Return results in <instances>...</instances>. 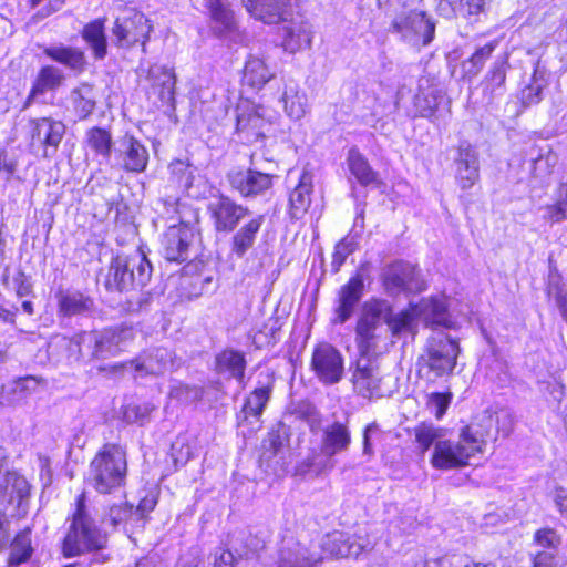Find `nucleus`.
<instances>
[{"mask_svg": "<svg viewBox=\"0 0 567 567\" xmlns=\"http://www.w3.org/2000/svg\"><path fill=\"white\" fill-rule=\"evenodd\" d=\"M107 545V535L101 532L85 506V496L81 494L76 498V508L72 516V523L62 543L64 557H75L86 553H96L93 561L103 564L109 556L100 553Z\"/></svg>", "mask_w": 567, "mask_h": 567, "instance_id": "1", "label": "nucleus"}, {"mask_svg": "<svg viewBox=\"0 0 567 567\" xmlns=\"http://www.w3.org/2000/svg\"><path fill=\"white\" fill-rule=\"evenodd\" d=\"M489 436L487 429H481L476 424L464 426L457 441H437L431 458V464L437 470H451L468 464V460L482 453Z\"/></svg>", "mask_w": 567, "mask_h": 567, "instance_id": "2", "label": "nucleus"}, {"mask_svg": "<svg viewBox=\"0 0 567 567\" xmlns=\"http://www.w3.org/2000/svg\"><path fill=\"white\" fill-rule=\"evenodd\" d=\"M125 451L116 444H105L90 464L89 483L101 494L121 487L126 478Z\"/></svg>", "mask_w": 567, "mask_h": 567, "instance_id": "3", "label": "nucleus"}, {"mask_svg": "<svg viewBox=\"0 0 567 567\" xmlns=\"http://www.w3.org/2000/svg\"><path fill=\"white\" fill-rule=\"evenodd\" d=\"M153 268L142 250L128 256H117L110 265L106 276L107 289L130 290L145 287L152 277Z\"/></svg>", "mask_w": 567, "mask_h": 567, "instance_id": "4", "label": "nucleus"}, {"mask_svg": "<svg viewBox=\"0 0 567 567\" xmlns=\"http://www.w3.org/2000/svg\"><path fill=\"white\" fill-rule=\"evenodd\" d=\"M352 442L348 421H333L322 429L321 454L308 458L307 466L317 475L330 472L336 466L334 456L349 450Z\"/></svg>", "mask_w": 567, "mask_h": 567, "instance_id": "5", "label": "nucleus"}, {"mask_svg": "<svg viewBox=\"0 0 567 567\" xmlns=\"http://www.w3.org/2000/svg\"><path fill=\"white\" fill-rule=\"evenodd\" d=\"M461 353L458 341L444 332H434L429 337L419 364L427 368L436 378L452 374Z\"/></svg>", "mask_w": 567, "mask_h": 567, "instance_id": "6", "label": "nucleus"}, {"mask_svg": "<svg viewBox=\"0 0 567 567\" xmlns=\"http://www.w3.org/2000/svg\"><path fill=\"white\" fill-rule=\"evenodd\" d=\"M389 310V301L372 299L367 301L361 310L355 326V343L360 357L372 355L382 339V316Z\"/></svg>", "mask_w": 567, "mask_h": 567, "instance_id": "7", "label": "nucleus"}, {"mask_svg": "<svg viewBox=\"0 0 567 567\" xmlns=\"http://www.w3.org/2000/svg\"><path fill=\"white\" fill-rule=\"evenodd\" d=\"M391 31L413 47L429 45L435 33V23L424 11L409 9L395 13Z\"/></svg>", "mask_w": 567, "mask_h": 567, "instance_id": "8", "label": "nucleus"}, {"mask_svg": "<svg viewBox=\"0 0 567 567\" xmlns=\"http://www.w3.org/2000/svg\"><path fill=\"white\" fill-rule=\"evenodd\" d=\"M276 112L269 107L257 104H241L238 106L237 132L254 143L265 137L271 130Z\"/></svg>", "mask_w": 567, "mask_h": 567, "instance_id": "9", "label": "nucleus"}, {"mask_svg": "<svg viewBox=\"0 0 567 567\" xmlns=\"http://www.w3.org/2000/svg\"><path fill=\"white\" fill-rule=\"evenodd\" d=\"M152 31L148 19L138 11L130 10L125 16L118 17L113 25V42L121 48H130L142 42L143 48Z\"/></svg>", "mask_w": 567, "mask_h": 567, "instance_id": "10", "label": "nucleus"}, {"mask_svg": "<svg viewBox=\"0 0 567 567\" xmlns=\"http://www.w3.org/2000/svg\"><path fill=\"white\" fill-rule=\"evenodd\" d=\"M382 281L388 293L420 292L425 289L419 270L411 264L396 261L384 269Z\"/></svg>", "mask_w": 567, "mask_h": 567, "instance_id": "11", "label": "nucleus"}, {"mask_svg": "<svg viewBox=\"0 0 567 567\" xmlns=\"http://www.w3.org/2000/svg\"><path fill=\"white\" fill-rule=\"evenodd\" d=\"M311 369L323 384L338 383L343 377V357L330 343H321L312 352Z\"/></svg>", "mask_w": 567, "mask_h": 567, "instance_id": "12", "label": "nucleus"}, {"mask_svg": "<svg viewBox=\"0 0 567 567\" xmlns=\"http://www.w3.org/2000/svg\"><path fill=\"white\" fill-rule=\"evenodd\" d=\"M322 553L334 558L358 557L373 548V543L361 534L349 535L334 530L326 535L321 543Z\"/></svg>", "mask_w": 567, "mask_h": 567, "instance_id": "13", "label": "nucleus"}, {"mask_svg": "<svg viewBox=\"0 0 567 567\" xmlns=\"http://www.w3.org/2000/svg\"><path fill=\"white\" fill-rule=\"evenodd\" d=\"M115 156L111 168L124 169L131 173H142L148 163L146 147L133 135H124L114 150Z\"/></svg>", "mask_w": 567, "mask_h": 567, "instance_id": "14", "label": "nucleus"}, {"mask_svg": "<svg viewBox=\"0 0 567 567\" xmlns=\"http://www.w3.org/2000/svg\"><path fill=\"white\" fill-rule=\"evenodd\" d=\"M32 146L43 147V156H53L65 134V125L52 117L33 118L29 122Z\"/></svg>", "mask_w": 567, "mask_h": 567, "instance_id": "15", "label": "nucleus"}, {"mask_svg": "<svg viewBox=\"0 0 567 567\" xmlns=\"http://www.w3.org/2000/svg\"><path fill=\"white\" fill-rule=\"evenodd\" d=\"M193 240L194 231L187 224L169 226L161 240L162 254L168 261L183 262L189 258Z\"/></svg>", "mask_w": 567, "mask_h": 567, "instance_id": "16", "label": "nucleus"}, {"mask_svg": "<svg viewBox=\"0 0 567 567\" xmlns=\"http://www.w3.org/2000/svg\"><path fill=\"white\" fill-rule=\"evenodd\" d=\"M352 382L355 392L363 398L371 399L385 395L379 365L370 357H360L357 360Z\"/></svg>", "mask_w": 567, "mask_h": 567, "instance_id": "17", "label": "nucleus"}, {"mask_svg": "<svg viewBox=\"0 0 567 567\" xmlns=\"http://www.w3.org/2000/svg\"><path fill=\"white\" fill-rule=\"evenodd\" d=\"M272 175L252 168H235L228 173V181L231 187L244 197L264 194L272 186Z\"/></svg>", "mask_w": 567, "mask_h": 567, "instance_id": "18", "label": "nucleus"}, {"mask_svg": "<svg viewBox=\"0 0 567 567\" xmlns=\"http://www.w3.org/2000/svg\"><path fill=\"white\" fill-rule=\"evenodd\" d=\"M324 556L311 553L293 537L282 539L277 558V567H318Z\"/></svg>", "mask_w": 567, "mask_h": 567, "instance_id": "19", "label": "nucleus"}, {"mask_svg": "<svg viewBox=\"0 0 567 567\" xmlns=\"http://www.w3.org/2000/svg\"><path fill=\"white\" fill-rule=\"evenodd\" d=\"M364 280L362 275L355 274L347 284L340 287L336 301L333 323L348 321L363 296Z\"/></svg>", "mask_w": 567, "mask_h": 567, "instance_id": "20", "label": "nucleus"}, {"mask_svg": "<svg viewBox=\"0 0 567 567\" xmlns=\"http://www.w3.org/2000/svg\"><path fill=\"white\" fill-rule=\"evenodd\" d=\"M279 102L282 104L287 116L295 121L302 118L309 110L306 92L300 87L299 83L290 76L284 75L281 78Z\"/></svg>", "mask_w": 567, "mask_h": 567, "instance_id": "21", "label": "nucleus"}, {"mask_svg": "<svg viewBox=\"0 0 567 567\" xmlns=\"http://www.w3.org/2000/svg\"><path fill=\"white\" fill-rule=\"evenodd\" d=\"M456 182L462 189H470L480 178L478 153L467 142H462L457 150Z\"/></svg>", "mask_w": 567, "mask_h": 567, "instance_id": "22", "label": "nucleus"}, {"mask_svg": "<svg viewBox=\"0 0 567 567\" xmlns=\"http://www.w3.org/2000/svg\"><path fill=\"white\" fill-rule=\"evenodd\" d=\"M174 364L173 353L166 348H154L138 355L131 365L136 377L147 374L159 375L168 371Z\"/></svg>", "mask_w": 567, "mask_h": 567, "instance_id": "23", "label": "nucleus"}, {"mask_svg": "<svg viewBox=\"0 0 567 567\" xmlns=\"http://www.w3.org/2000/svg\"><path fill=\"white\" fill-rule=\"evenodd\" d=\"M416 318L424 321L426 326L454 328V322L447 312L445 297H431L422 299L419 303L412 305Z\"/></svg>", "mask_w": 567, "mask_h": 567, "instance_id": "24", "label": "nucleus"}, {"mask_svg": "<svg viewBox=\"0 0 567 567\" xmlns=\"http://www.w3.org/2000/svg\"><path fill=\"white\" fill-rule=\"evenodd\" d=\"M215 227L219 231H231L248 215V209L228 197H220L209 206Z\"/></svg>", "mask_w": 567, "mask_h": 567, "instance_id": "25", "label": "nucleus"}, {"mask_svg": "<svg viewBox=\"0 0 567 567\" xmlns=\"http://www.w3.org/2000/svg\"><path fill=\"white\" fill-rule=\"evenodd\" d=\"M171 181L188 196L197 198L202 192L203 178L198 169L188 162L176 159L169 164Z\"/></svg>", "mask_w": 567, "mask_h": 567, "instance_id": "26", "label": "nucleus"}, {"mask_svg": "<svg viewBox=\"0 0 567 567\" xmlns=\"http://www.w3.org/2000/svg\"><path fill=\"white\" fill-rule=\"evenodd\" d=\"M95 333L99 359L116 355L126 348L134 337L132 328L95 330Z\"/></svg>", "mask_w": 567, "mask_h": 567, "instance_id": "27", "label": "nucleus"}, {"mask_svg": "<svg viewBox=\"0 0 567 567\" xmlns=\"http://www.w3.org/2000/svg\"><path fill=\"white\" fill-rule=\"evenodd\" d=\"M441 99L442 92L432 79L427 76L419 79L417 93L413 99V105L419 116L431 118Z\"/></svg>", "mask_w": 567, "mask_h": 567, "instance_id": "28", "label": "nucleus"}, {"mask_svg": "<svg viewBox=\"0 0 567 567\" xmlns=\"http://www.w3.org/2000/svg\"><path fill=\"white\" fill-rule=\"evenodd\" d=\"M247 10L258 20L272 24L286 21L289 0H243Z\"/></svg>", "mask_w": 567, "mask_h": 567, "instance_id": "29", "label": "nucleus"}, {"mask_svg": "<svg viewBox=\"0 0 567 567\" xmlns=\"http://www.w3.org/2000/svg\"><path fill=\"white\" fill-rule=\"evenodd\" d=\"M63 81L64 74L60 69L53 65L42 66L32 83V87L25 101V106L31 105L47 92L55 91L62 85Z\"/></svg>", "mask_w": 567, "mask_h": 567, "instance_id": "30", "label": "nucleus"}, {"mask_svg": "<svg viewBox=\"0 0 567 567\" xmlns=\"http://www.w3.org/2000/svg\"><path fill=\"white\" fill-rule=\"evenodd\" d=\"M147 78L162 103L169 104L174 101L176 78L172 69L154 64L148 69Z\"/></svg>", "mask_w": 567, "mask_h": 567, "instance_id": "31", "label": "nucleus"}, {"mask_svg": "<svg viewBox=\"0 0 567 567\" xmlns=\"http://www.w3.org/2000/svg\"><path fill=\"white\" fill-rule=\"evenodd\" d=\"M312 175L303 171L299 177L298 185L289 196V215L293 219H300L307 213L311 204Z\"/></svg>", "mask_w": 567, "mask_h": 567, "instance_id": "32", "label": "nucleus"}, {"mask_svg": "<svg viewBox=\"0 0 567 567\" xmlns=\"http://www.w3.org/2000/svg\"><path fill=\"white\" fill-rule=\"evenodd\" d=\"M55 297L59 312L65 317L84 315L93 309V300L76 290L61 289Z\"/></svg>", "mask_w": 567, "mask_h": 567, "instance_id": "33", "label": "nucleus"}, {"mask_svg": "<svg viewBox=\"0 0 567 567\" xmlns=\"http://www.w3.org/2000/svg\"><path fill=\"white\" fill-rule=\"evenodd\" d=\"M312 41V30L307 22H291L282 27V47L285 51L295 53L309 48Z\"/></svg>", "mask_w": 567, "mask_h": 567, "instance_id": "34", "label": "nucleus"}, {"mask_svg": "<svg viewBox=\"0 0 567 567\" xmlns=\"http://www.w3.org/2000/svg\"><path fill=\"white\" fill-rule=\"evenodd\" d=\"M63 342L70 352V357L74 358V360L99 359L95 330L83 331L70 339L63 338Z\"/></svg>", "mask_w": 567, "mask_h": 567, "instance_id": "35", "label": "nucleus"}, {"mask_svg": "<svg viewBox=\"0 0 567 567\" xmlns=\"http://www.w3.org/2000/svg\"><path fill=\"white\" fill-rule=\"evenodd\" d=\"M265 221L262 215H258L244 224L231 238V252L238 258L245 256V254L254 246L257 234L260 230L261 225Z\"/></svg>", "mask_w": 567, "mask_h": 567, "instance_id": "36", "label": "nucleus"}, {"mask_svg": "<svg viewBox=\"0 0 567 567\" xmlns=\"http://www.w3.org/2000/svg\"><path fill=\"white\" fill-rule=\"evenodd\" d=\"M216 371L219 374H228L236 379L244 386V374L246 369V359L244 353L226 349L216 355Z\"/></svg>", "mask_w": 567, "mask_h": 567, "instance_id": "37", "label": "nucleus"}, {"mask_svg": "<svg viewBox=\"0 0 567 567\" xmlns=\"http://www.w3.org/2000/svg\"><path fill=\"white\" fill-rule=\"evenodd\" d=\"M274 75V71L264 58L251 55L246 61L243 81L250 87L259 90L268 83Z\"/></svg>", "mask_w": 567, "mask_h": 567, "instance_id": "38", "label": "nucleus"}, {"mask_svg": "<svg viewBox=\"0 0 567 567\" xmlns=\"http://www.w3.org/2000/svg\"><path fill=\"white\" fill-rule=\"evenodd\" d=\"M86 146L102 158L101 163L111 166V154L113 150V140L109 131L101 127H92L85 134Z\"/></svg>", "mask_w": 567, "mask_h": 567, "instance_id": "39", "label": "nucleus"}, {"mask_svg": "<svg viewBox=\"0 0 567 567\" xmlns=\"http://www.w3.org/2000/svg\"><path fill=\"white\" fill-rule=\"evenodd\" d=\"M82 38L92 50L95 59H104L107 53L104 21L96 19L87 23L82 30Z\"/></svg>", "mask_w": 567, "mask_h": 567, "instance_id": "40", "label": "nucleus"}, {"mask_svg": "<svg viewBox=\"0 0 567 567\" xmlns=\"http://www.w3.org/2000/svg\"><path fill=\"white\" fill-rule=\"evenodd\" d=\"M347 161L351 174L362 186H368L377 182V173L371 168L367 158L357 148H351L349 151Z\"/></svg>", "mask_w": 567, "mask_h": 567, "instance_id": "41", "label": "nucleus"}, {"mask_svg": "<svg viewBox=\"0 0 567 567\" xmlns=\"http://www.w3.org/2000/svg\"><path fill=\"white\" fill-rule=\"evenodd\" d=\"M44 54L72 70H82L85 64L83 52L71 47H49L44 49Z\"/></svg>", "mask_w": 567, "mask_h": 567, "instance_id": "42", "label": "nucleus"}, {"mask_svg": "<svg viewBox=\"0 0 567 567\" xmlns=\"http://www.w3.org/2000/svg\"><path fill=\"white\" fill-rule=\"evenodd\" d=\"M267 382L258 385L246 399L243 412L246 416L259 417L265 406L267 405L272 391V382L269 381V375H266Z\"/></svg>", "mask_w": 567, "mask_h": 567, "instance_id": "43", "label": "nucleus"}, {"mask_svg": "<svg viewBox=\"0 0 567 567\" xmlns=\"http://www.w3.org/2000/svg\"><path fill=\"white\" fill-rule=\"evenodd\" d=\"M382 320L388 324L393 336H399L413 330L416 316L412 305L405 310L393 313L389 303V310L385 316H382Z\"/></svg>", "mask_w": 567, "mask_h": 567, "instance_id": "44", "label": "nucleus"}, {"mask_svg": "<svg viewBox=\"0 0 567 567\" xmlns=\"http://www.w3.org/2000/svg\"><path fill=\"white\" fill-rule=\"evenodd\" d=\"M71 102L80 118L87 117L95 109L93 86L86 83L71 91Z\"/></svg>", "mask_w": 567, "mask_h": 567, "instance_id": "45", "label": "nucleus"}, {"mask_svg": "<svg viewBox=\"0 0 567 567\" xmlns=\"http://www.w3.org/2000/svg\"><path fill=\"white\" fill-rule=\"evenodd\" d=\"M33 553V548L31 546V530L25 528L20 532L11 543L10 547V556H9V565L10 566H19L20 564L29 560Z\"/></svg>", "mask_w": 567, "mask_h": 567, "instance_id": "46", "label": "nucleus"}, {"mask_svg": "<svg viewBox=\"0 0 567 567\" xmlns=\"http://www.w3.org/2000/svg\"><path fill=\"white\" fill-rule=\"evenodd\" d=\"M3 485V493H9L10 501L16 498L18 506H21L30 495L28 481L16 472L6 473Z\"/></svg>", "mask_w": 567, "mask_h": 567, "instance_id": "47", "label": "nucleus"}, {"mask_svg": "<svg viewBox=\"0 0 567 567\" xmlns=\"http://www.w3.org/2000/svg\"><path fill=\"white\" fill-rule=\"evenodd\" d=\"M415 442L421 454L443 439V430L430 423H421L414 427Z\"/></svg>", "mask_w": 567, "mask_h": 567, "instance_id": "48", "label": "nucleus"}, {"mask_svg": "<svg viewBox=\"0 0 567 567\" xmlns=\"http://www.w3.org/2000/svg\"><path fill=\"white\" fill-rule=\"evenodd\" d=\"M212 19L218 24L219 32L230 31L235 25L234 12L221 0H205Z\"/></svg>", "mask_w": 567, "mask_h": 567, "instance_id": "49", "label": "nucleus"}, {"mask_svg": "<svg viewBox=\"0 0 567 567\" xmlns=\"http://www.w3.org/2000/svg\"><path fill=\"white\" fill-rule=\"evenodd\" d=\"M544 218L551 224L567 220V186L561 185L557 190L555 202L544 208Z\"/></svg>", "mask_w": 567, "mask_h": 567, "instance_id": "50", "label": "nucleus"}, {"mask_svg": "<svg viewBox=\"0 0 567 567\" xmlns=\"http://www.w3.org/2000/svg\"><path fill=\"white\" fill-rule=\"evenodd\" d=\"M496 47L497 41H491L485 45L477 48L471 58L464 63L465 68L468 65L466 72L468 74L476 75L484 66L487 59H489Z\"/></svg>", "mask_w": 567, "mask_h": 567, "instance_id": "51", "label": "nucleus"}, {"mask_svg": "<svg viewBox=\"0 0 567 567\" xmlns=\"http://www.w3.org/2000/svg\"><path fill=\"white\" fill-rule=\"evenodd\" d=\"M424 567H498L497 563L481 564L470 560L466 557L453 555L432 559L425 563Z\"/></svg>", "mask_w": 567, "mask_h": 567, "instance_id": "52", "label": "nucleus"}, {"mask_svg": "<svg viewBox=\"0 0 567 567\" xmlns=\"http://www.w3.org/2000/svg\"><path fill=\"white\" fill-rule=\"evenodd\" d=\"M506 68L504 62H496L485 78V90H489L492 96L499 95L504 91Z\"/></svg>", "mask_w": 567, "mask_h": 567, "instance_id": "53", "label": "nucleus"}, {"mask_svg": "<svg viewBox=\"0 0 567 567\" xmlns=\"http://www.w3.org/2000/svg\"><path fill=\"white\" fill-rule=\"evenodd\" d=\"M355 250V243L351 238L341 239L334 247V251L332 255L331 268L334 274H337L341 266L344 264L346 259Z\"/></svg>", "mask_w": 567, "mask_h": 567, "instance_id": "54", "label": "nucleus"}, {"mask_svg": "<svg viewBox=\"0 0 567 567\" xmlns=\"http://www.w3.org/2000/svg\"><path fill=\"white\" fill-rule=\"evenodd\" d=\"M154 410V405L150 403L144 404H127L123 411V417L127 423L143 424Z\"/></svg>", "mask_w": 567, "mask_h": 567, "instance_id": "55", "label": "nucleus"}, {"mask_svg": "<svg viewBox=\"0 0 567 567\" xmlns=\"http://www.w3.org/2000/svg\"><path fill=\"white\" fill-rule=\"evenodd\" d=\"M451 400L452 393L450 392H433L429 395L427 406L431 410V412L434 413L436 419H441L445 414V411L449 408Z\"/></svg>", "mask_w": 567, "mask_h": 567, "instance_id": "56", "label": "nucleus"}, {"mask_svg": "<svg viewBox=\"0 0 567 567\" xmlns=\"http://www.w3.org/2000/svg\"><path fill=\"white\" fill-rule=\"evenodd\" d=\"M534 543L544 548H557L560 543V536L553 528L538 529L534 535Z\"/></svg>", "mask_w": 567, "mask_h": 567, "instance_id": "57", "label": "nucleus"}, {"mask_svg": "<svg viewBox=\"0 0 567 567\" xmlns=\"http://www.w3.org/2000/svg\"><path fill=\"white\" fill-rule=\"evenodd\" d=\"M463 0H439L437 11L444 18L466 17Z\"/></svg>", "mask_w": 567, "mask_h": 567, "instance_id": "58", "label": "nucleus"}, {"mask_svg": "<svg viewBox=\"0 0 567 567\" xmlns=\"http://www.w3.org/2000/svg\"><path fill=\"white\" fill-rule=\"evenodd\" d=\"M130 514H131V507H128L126 504L113 505L110 507V511H109V514H107V517L105 518V520H109L110 524L113 527H115L121 522L125 520Z\"/></svg>", "mask_w": 567, "mask_h": 567, "instance_id": "59", "label": "nucleus"}, {"mask_svg": "<svg viewBox=\"0 0 567 567\" xmlns=\"http://www.w3.org/2000/svg\"><path fill=\"white\" fill-rule=\"evenodd\" d=\"M17 169V162L7 150H0V173L9 181Z\"/></svg>", "mask_w": 567, "mask_h": 567, "instance_id": "60", "label": "nucleus"}, {"mask_svg": "<svg viewBox=\"0 0 567 567\" xmlns=\"http://www.w3.org/2000/svg\"><path fill=\"white\" fill-rule=\"evenodd\" d=\"M420 1L421 0H378L379 6H384L388 10H392L395 13L413 9Z\"/></svg>", "mask_w": 567, "mask_h": 567, "instance_id": "61", "label": "nucleus"}, {"mask_svg": "<svg viewBox=\"0 0 567 567\" xmlns=\"http://www.w3.org/2000/svg\"><path fill=\"white\" fill-rule=\"evenodd\" d=\"M543 87L540 84L534 82L523 90L522 99L526 104L538 103L542 100Z\"/></svg>", "mask_w": 567, "mask_h": 567, "instance_id": "62", "label": "nucleus"}, {"mask_svg": "<svg viewBox=\"0 0 567 567\" xmlns=\"http://www.w3.org/2000/svg\"><path fill=\"white\" fill-rule=\"evenodd\" d=\"M557 564L555 555L549 551H538L533 556V567H556Z\"/></svg>", "mask_w": 567, "mask_h": 567, "instance_id": "63", "label": "nucleus"}, {"mask_svg": "<svg viewBox=\"0 0 567 567\" xmlns=\"http://www.w3.org/2000/svg\"><path fill=\"white\" fill-rule=\"evenodd\" d=\"M235 556L230 550L219 548L215 553L214 567H234Z\"/></svg>", "mask_w": 567, "mask_h": 567, "instance_id": "64", "label": "nucleus"}]
</instances>
